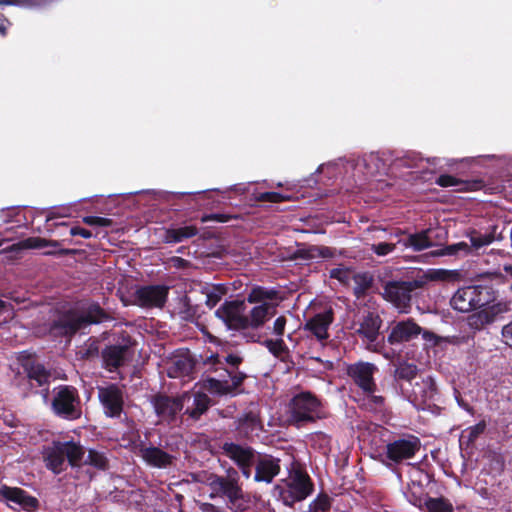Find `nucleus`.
<instances>
[{"instance_id": "nucleus-35", "label": "nucleus", "mask_w": 512, "mask_h": 512, "mask_svg": "<svg viewBox=\"0 0 512 512\" xmlns=\"http://www.w3.org/2000/svg\"><path fill=\"white\" fill-rule=\"evenodd\" d=\"M486 428V422L480 421L474 426L468 427L463 430L460 435V444L470 445L481 435Z\"/></svg>"}, {"instance_id": "nucleus-18", "label": "nucleus", "mask_w": 512, "mask_h": 512, "mask_svg": "<svg viewBox=\"0 0 512 512\" xmlns=\"http://www.w3.org/2000/svg\"><path fill=\"white\" fill-rule=\"evenodd\" d=\"M381 324V318L374 313H368L358 324H355V333L359 335L363 341L368 344V348L373 351H376L375 342L379 336Z\"/></svg>"}, {"instance_id": "nucleus-10", "label": "nucleus", "mask_w": 512, "mask_h": 512, "mask_svg": "<svg viewBox=\"0 0 512 512\" xmlns=\"http://www.w3.org/2000/svg\"><path fill=\"white\" fill-rule=\"evenodd\" d=\"M377 368L369 362L359 361L347 367V374L363 393L376 391L377 387L373 378Z\"/></svg>"}, {"instance_id": "nucleus-9", "label": "nucleus", "mask_w": 512, "mask_h": 512, "mask_svg": "<svg viewBox=\"0 0 512 512\" xmlns=\"http://www.w3.org/2000/svg\"><path fill=\"white\" fill-rule=\"evenodd\" d=\"M312 492V483L307 474L301 471H293L287 480V487L282 492V498L286 505L291 506L294 502L302 501Z\"/></svg>"}, {"instance_id": "nucleus-25", "label": "nucleus", "mask_w": 512, "mask_h": 512, "mask_svg": "<svg viewBox=\"0 0 512 512\" xmlns=\"http://www.w3.org/2000/svg\"><path fill=\"white\" fill-rule=\"evenodd\" d=\"M183 400H185L186 413L194 419H198L210 405L208 395L200 391L184 393Z\"/></svg>"}, {"instance_id": "nucleus-48", "label": "nucleus", "mask_w": 512, "mask_h": 512, "mask_svg": "<svg viewBox=\"0 0 512 512\" xmlns=\"http://www.w3.org/2000/svg\"><path fill=\"white\" fill-rule=\"evenodd\" d=\"M20 211L15 208L11 209H3L0 211V217L2 218L4 223L15 222L17 224L21 223V219H19Z\"/></svg>"}, {"instance_id": "nucleus-33", "label": "nucleus", "mask_w": 512, "mask_h": 512, "mask_svg": "<svg viewBox=\"0 0 512 512\" xmlns=\"http://www.w3.org/2000/svg\"><path fill=\"white\" fill-rule=\"evenodd\" d=\"M471 252L470 245L466 242H458L443 248L431 251L433 257L468 255Z\"/></svg>"}, {"instance_id": "nucleus-40", "label": "nucleus", "mask_w": 512, "mask_h": 512, "mask_svg": "<svg viewBox=\"0 0 512 512\" xmlns=\"http://www.w3.org/2000/svg\"><path fill=\"white\" fill-rule=\"evenodd\" d=\"M330 507V498L325 494H321L310 503L308 512H328Z\"/></svg>"}, {"instance_id": "nucleus-36", "label": "nucleus", "mask_w": 512, "mask_h": 512, "mask_svg": "<svg viewBox=\"0 0 512 512\" xmlns=\"http://www.w3.org/2000/svg\"><path fill=\"white\" fill-rule=\"evenodd\" d=\"M84 454H86L85 451ZM81 464H88L98 469H105L107 466V459L103 453L95 450H89L87 455H83V458L78 465Z\"/></svg>"}, {"instance_id": "nucleus-55", "label": "nucleus", "mask_w": 512, "mask_h": 512, "mask_svg": "<svg viewBox=\"0 0 512 512\" xmlns=\"http://www.w3.org/2000/svg\"><path fill=\"white\" fill-rule=\"evenodd\" d=\"M502 337L505 343L512 347V321L503 326Z\"/></svg>"}, {"instance_id": "nucleus-59", "label": "nucleus", "mask_w": 512, "mask_h": 512, "mask_svg": "<svg viewBox=\"0 0 512 512\" xmlns=\"http://www.w3.org/2000/svg\"><path fill=\"white\" fill-rule=\"evenodd\" d=\"M200 510L202 512H221L217 507L210 503H202L200 505Z\"/></svg>"}, {"instance_id": "nucleus-44", "label": "nucleus", "mask_w": 512, "mask_h": 512, "mask_svg": "<svg viewBox=\"0 0 512 512\" xmlns=\"http://www.w3.org/2000/svg\"><path fill=\"white\" fill-rule=\"evenodd\" d=\"M52 0H0V5H18L23 7H39Z\"/></svg>"}, {"instance_id": "nucleus-12", "label": "nucleus", "mask_w": 512, "mask_h": 512, "mask_svg": "<svg viewBox=\"0 0 512 512\" xmlns=\"http://www.w3.org/2000/svg\"><path fill=\"white\" fill-rule=\"evenodd\" d=\"M413 285L410 282H390L385 285L383 296L401 313H407L410 307Z\"/></svg>"}, {"instance_id": "nucleus-62", "label": "nucleus", "mask_w": 512, "mask_h": 512, "mask_svg": "<svg viewBox=\"0 0 512 512\" xmlns=\"http://www.w3.org/2000/svg\"><path fill=\"white\" fill-rule=\"evenodd\" d=\"M41 394L45 403L48 402V389L44 388L41 390Z\"/></svg>"}, {"instance_id": "nucleus-47", "label": "nucleus", "mask_w": 512, "mask_h": 512, "mask_svg": "<svg viewBox=\"0 0 512 512\" xmlns=\"http://www.w3.org/2000/svg\"><path fill=\"white\" fill-rule=\"evenodd\" d=\"M224 291L220 288L213 287L206 294V305L210 308L215 307L221 300Z\"/></svg>"}, {"instance_id": "nucleus-37", "label": "nucleus", "mask_w": 512, "mask_h": 512, "mask_svg": "<svg viewBox=\"0 0 512 512\" xmlns=\"http://www.w3.org/2000/svg\"><path fill=\"white\" fill-rule=\"evenodd\" d=\"M193 368L190 360L186 358H177L173 361V366L169 371L170 377H178L180 375L188 374Z\"/></svg>"}, {"instance_id": "nucleus-24", "label": "nucleus", "mask_w": 512, "mask_h": 512, "mask_svg": "<svg viewBox=\"0 0 512 512\" xmlns=\"http://www.w3.org/2000/svg\"><path fill=\"white\" fill-rule=\"evenodd\" d=\"M102 357L105 367L113 371L131 358L130 347L127 344L109 346L103 351Z\"/></svg>"}, {"instance_id": "nucleus-61", "label": "nucleus", "mask_w": 512, "mask_h": 512, "mask_svg": "<svg viewBox=\"0 0 512 512\" xmlns=\"http://www.w3.org/2000/svg\"><path fill=\"white\" fill-rule=\"evenodd\" d=\"M11 309L10 304L0 299V315Z\"/></svg>"}, {"instance_id": "nucleus-13", "label": "nucleus", "mask_w": 512, "mask_h": 512, "mask_svg": "<svg viewBox=\"0 0 512 512\" xmlns=\"http://www.w3.org/2000/svg\"><path fill=\"white\" fill-rule=\"evenodd\" d=\"M420 445V440L412 435L395 440L386 446L387 458L395 463L410 459L419 451Z\"/></svg>"}, {"instance_id": "nucleus-46", "label": "nucleus", "mask_w": 512, "mask_h": 512, "mask_svg": "<svg viewBox=\"0 0 512 512\" xmlns=\"http://www.w3.org/2000/svg\"><path fill=\"white\" fill-rule=\"evenodd\" d=\"M460 277V273L457 270H445L439 269L433 272L432 278L443 280V281H455Z\"/></svg>"}, {"instance_id": "nucleus-3", "label": "nucleus", "mask_w": 512, "mask_h": 512, "mask_svg": "<svg viewBox=\"0 0 512 512\" xmlns=\"http://www.w3.org/2000/svg\"><path fill=\"white\" fill-rule=\"evenodd\" d=\"M238 472L235 469L228 471L227 477H214L210 486L214 493L225 496L228 499L229 508L232 512H245L249 510L253 501L250 496L243 493L238 485Z\"/></svg>"}, {"instance_id": "nucleus-52", "label": "nucleus", "mask_w": 512, "mask_h": 512, "mask_svg": "<svg viewBox=\"0 0 512 512\" xmlns=\"http://www.w3.org/2000/svg\"><path fill=\"white\" fill-rule=\"evenodd\" d=\"M371 249L377 255L385 256V255L391 253L395 249V245L390 244V243H378V244H373L371 246Z\"/></svg>"}, {"instance_id": "nucleus-16", "label": "nucleus", "mask_w": 512, "mask_h": 512, "mask_svg": "<svg viewBox=\"0 0 512 512\" xmlns=\"http://www.w3.org/2000/svg\"><path fill=\"white\" fill-rule=\"evenodd\" d=\"M152 403L157 416L162 421L167 422L176 420L179 412L185 406L183 395L178 398H171L166 395H158L154 397Z\"/></svg>"}, {"instance_id": "nucleus-38", "label": "nucleus", "mask_w": 512, "mask_h": 512, "mask_svg": "<svg viewBox=\"0 0 512 512\" xmlns=\"http://www.w3.org/2000/svg\"><path fill=\"white\" fill-rule=\"evenodd\" d=\"M242 359L243 358L237 353L229 354L226 356H221L219 354H215V355H211L209 362L212 365H214V364H222L223 361H225L226 364L229 365L231 368H236L242 362Z\"/></svg>"}, {"instance_id": "nucleus-63", "label": "nucleus", "mask_w": 512, "mask_h": 512, "mask_svg": "<svg viewBox=\"0 0 512 512\" xmlns=\"http://www.w3.org/2000/svg\"><path fill=\"white\" fill-rule=\"evenodd\" d=\"M175 261H177L178 263H181V262H183V259H181V258H176V259H175Z\"/></svg>"}, {"instance_id": "nucleus-11", "label": "nucleus", "mask_w": 512, "mask_h": 512, "mask_svg": "<svg viewBox=\"0 0 512 512\" xmlns=\"http://www.w3.org/2000/svg\"><path fill=\"white\" fill-rule=\"evenodd\" d=\"M168 296V287L164 285L142 286L134 293V304L144 308H161Z\"/></svg>"}, {"instance_id": "nucleus-20", "label": "nucleus", "mask_w": 512, "mask_h": 512, "mask_svg": "<svg viewBox=\"0 0 512 512\" xmlns=\"http://www.w3.org/2000/svg\"><path fill=\"white\" fill-rule=\"evenodd\" d=\"M487 307L471 314L467 321L471 329L481 330L486 325L492 323L498 314L504 313L508 310L506 303H497L493 305H486Z\"/></svg>"}, {"instance_id": "nucleus-21", "label": "nucleus", "mask_w": 512, "mask_h": 512, "mask_svg": "<svg viewBox=\"0 0 512 512\" xmlns=\"http://www.w3.org/2000/svg\"><path fill=\"white\" fill-rule=\"evenodd\" d=\"M280 460L271 455L256 456L254 480L270 483L280 472Z\"/></svg>"}, {"instance_id": "nucleus-42", "label": "nucleus", "mask_w": 512, "mask_h": 512, "mask_svg": "<svg viewBox=\"0 0 512 512\" xmlns=\"http://www.w3.org/2000/svg\"><path fill=\"white\" fill-rule=\"evenodd\" d=\"M362 161L363 164L367 167L368 174H370L371 176L380 172V170L384 166L379 157L373 153L369 155L367 158H364Z\"/></svg>"}, {"instance_id": "nucleus-53", "label": "nucleus", "mask_w": 512, "mask_h": 512, "mask_svg": "<svg viewBox=\"0 0 512 512\" xmlns=\"http://www.w3.org/2000/svg\"><path fill=\"white\" fill-rule=\"evenodd\" d=\"M286 318L284 316L278 317L273 323V334L278 338H282L286 326Z\"/></svg>"}, {"instance_id": "nucleus-39", "label": "nucleus", "mask_w": 512, "mask_h": 512, "mask_svg": "<svg viewBox=\"0 0 512 512\" xmlns=\"http://www.w3.org/2000/svg\"><path fill=\"white\" fill-rule=\"evenodd\" d=\"M469 238H470V248H474V249H480L484 246H488L489 244H491L494 240V237L492 234H481V233H478V232H472L470 235H469Z\"/></svg>"}, {"instance_id": "nucleus-60", "label": "nucleus", "mask_w": 512, "mask_h": 512, "mask_svg": "<svg viewBox=\"0 0 512 512\" xmlns=\"http://www.w3.org/2000/svg\"><path fill=\"white\" fill-rule=\"evenodd\" d=\"M10 25L9 21L0 16V34L5 35L8 26Z\"/></svg>"}, {"instance_id": "nucleus-5", "label": "nucleus", "mask_w": 512, "mask_h": 512, "mask_svg": "<svg viewBox=\"0 0 512 512\" xmlns=\"http://www.w3.org/2000/svg\"><path fill=\"white\" fill-rule=\"evenodd\" d=\"M275 295L276 292L274 290H267L261 287L252 289L247 300L249 303L259 304L251 309L248 316H244L243 329H257L263 326L270 317L274 316L275 307L267 302V300H272Z\"/></svg>"}, {"instance_id": "nucleus-4", "label": "nucleus", "mask_w": 512, "mask_h": 512, "mask_svg": "<svg viewBox=\"0 0 512 512\" xmlns=\"http://www.w3.org/2000/svg\"><path fill=\"white\" fill-rule=\"evenodd\" d=\"M83 455L84 448L76 442H54L45 451L46 466L58 474L66 467V461L71 466H78Z\"/></svg>"}, {"instance_id": "nucleus-17", "label": "nucleus", "mask_w": 512, "mask_h": 512, "mask_svg": "<svg viewBox=\"0 0 512 512\" xmlns=\"http://www.w3.org/2000/svg\"><path fill=\"white\" fill-rule=\"evenodd\" d=\"M422 332V328L411 318L396 321L391 325L387 341L391 345L409 342Z\"/></svg>"}, {"instance_id": "nucleus-28", "label": "nucleus", "mask_w": 512, "mask_h": 512, "mask_svg": "<svg viewBox=\"0 0 512 512\" xmlns=\"http://www.w3.org/2000/svg\"><path fill=\"white\" fill-rule=\"evenodd\" d=\"M431 229L423 230L418 233L409 234L405 238L401 239L399 243H401L406 248H411L414 251H422L434 245L432 240Z\"/></svg>"}, {"instance_id": "nucleus-58", "label": "nucleus", "mask_w": 512, "mask_h": 512, "mask_svg": "<svg viewBox=\"0 0 512 512\" xmlns=\"http://www.w3.org/2000/svg\"><path fill=\"white\" fill-rule=\"evenodd\" d=\"M318 253L320 254L322 257H328L331 255L330 251L328 248H311L309 250V257H314L315 254Z\"/></svg>"}, {"instance_id": "nucleus-8", "label": "nucleus", "mask_w": 512, "mask_h": 512, "mask_svg": "<svg viewBox=\"0 0 512 512\" xmlns=\"http://www.w3.org/2000/svg\"><path fill=\"white\" fill-rule=\"evenodd\" d=\"M222 451L226 457L239 467L244 477L250 478L252 476V467L256 462L257 455L251 447L225 442L222 445Z\"/></svg>"}, {"instance_id": "nucleus-30", "label": "nucleus", "mask_w": 512, "mask_h": 512, "mask_svg": "<svg viewBox=\"0 0 512 512\" xmlns=\"http://www.w3.org/2000/svg\"><path fill=\"white\" fill-rule=\"evenodd\" d=\"M261 430V422L258 415L249 412L241 417L238 421L237 431L240 436L244 438H250L253 435H257Z\"/></svg>"}, {"instance_id": "nucleus-19", "label": "nucleus", "mask_w": 512, "mask_h": 512, "mask_svg": "<svg viewBox=\"0 0 512 512\" xmlns=\"http://www.w3.org/2000/svg\"><path fill=\"white\" fill-rule=\"evenodd\" d=\"M0 496L10 502V507L13 509H24L27 511H32L38 505L36 498L28 495L24 490L16 487L12 488L5 485L1 486Z\"/></svg>"}, {"instance_id": "nucleus-22", "label": "nucleus", "mask_w": 512, "mask_h": 512, "mask_svg": "<svg viewBox=\"0 0 512 512\" xmlns=\"http://www.w3.org/2000/svg\"><path fill=\"white\" fill-rule=\"evenodd\" d=\"M242 302L231 301L219 307L215 315L221 319L228 328L243 329L244 315L241 314Z\"/></svg>"}, {"instance_id": "nucleus-43", "label": "nucleus", "mask_w": 512, "mask_h": 512, "mask_svg": "<svg viewBox=\"0 0 512 512\" xmlns=\"http://www.w3.org/2000/svg\"><path fill=\"white\" fill-rule=\"evenodd\" d=\"M417 374V367L413 364L403 363L396 369V376L400 379L412 380Z\"/></svg>"}, {"instance_id": "nucleus-15", "label": "nucleus", "mask_w": 512, "mask_h": 512, "mask_svg": "<svg viewBox=\"0 0 512 512\" xmlns=\"http://www.w3.org/2000/svg\"><path fill=\"white\" fill-rule=\"evenodd\" d=\"M226 375L222 379L208 378L203 382V387L210 393L217 395H227L234 392V390L242 383L244 374L234 373L228 369H224Z\"/></svg>"}, {"instance_id": "nucleus-31", "label": "nucleus", "mask_w": 512, "mask_h": 512, "mask_svg": "<svg viewBox=\"0 0 512 512\" xmlns=\"http://www.w3.org/2000/svg\"><path fill=\"white\" fill-rule=\"evenodd\" d=\"M30 385L38 387L45 386L49 381V373L40 363H32L26 368Z\"/></svg>"}, {"instance_id": "nucleus-32", "label": "nucleus", "mask_w": 512, "mask_h": 512, "mask_svg": "<svg viewBox=\"0 0 512 512\" xmlns=\"http://www.w3.org/2000/svg\"><path fill=\"white\" fill-rule=\"evenodd\" d=\"M197 234V228L194 226H184L166 231L164 240L166 243H178L191 238Z\"/></svg>"}, {"instance_id": "nucleus-56", "label": "nucleus", "mask_w": 512, "mask_h": 512, "mask_svg": "<svg viewBox=\"0 0 512 512\" xmlns=\"http://www.w3.org/2000/svg\"><path fill=\"white\" fill-rule=\"evenodd\" d=\"M48 245V242L42 238H29L26 240V246L29 248H43Z\"/></svg>"}, {"instance_id": "nucleus-54", "label": "nucleus", "mask_w": 512, "mask_h": 512, "mask_svg": "<svg viewBox=\"0 0 512 512\" xmlns=\"http://www.w3.org/2000/svg\"><path fill=\"white\" fill-rule=\"evenodd\" d=\"M349 273L343 268H334L330 271V277L345 282L348 279Z\"/></svg>"}, {"instance_id": "nucleus-45", "label": "nucleus", "mask_w": 512, "mask_h": 512, "mask_svg": "<svg viewBox=\"0 0 512 512\" xmlns=\"http://www.w3.org/2000/svg\"><path fill=\"white\" fill-rule=\"evenodd\" d=\"M420 334H422V338L425 342L426 348L434 347L440 345L443 342L448 341V338L438 336L435 333L428 330H422Z\"/></svg>"}, {"instance_id": "nucleus-2", "label": "nucleus", "mask_w": 512, "mask_h": 512, "mask_svg": "<svg viewBox=\"0 0 512 512\" xmlns=\"http://www.w3.org/2000/svg\"><path fill=\"white\" fill-rule=\"evenodd\" d=\"M287 413L289 423L296 427L315 422L324 416L321 401L310 392L294 395L288 404Z\"/></svg>"}, {"instance_id": "nucleus-7", "label": "nucleus", "mask_w": 512, "mask_h": 512, "mask_svg": "<svg viewBox=\"0 0 512 512\" xmlns=\"http://www.w3.org/2000/svg\"><path fill=\"white\" fill-rule=\"evenodd\" d=\"M51 406L56 415L65 419H77L81 415L79 395L72 386L60 385L54 388Z\"/></svg>"}, {"instance_id": "nucleus-29", "label": "nucleus", "mask_w": 512, "mask_h": 512, "mask_svg": "<svg viewBox=\"0 0 512 512\" xmlns=\"http://www.w3.org/2000/svg\"><path fill=\"white\" fill-rule=\"evenodd\" d=\"M416 505L423 512H453L452 503L444 497H424L420 498Z\"/></svg>"}, {"instance_id": "nucleus-26", "label": "nucleus", "mask_w": 512, "mask_h": 512, "mask_svg": "<svg viewBox=\"0 0 512 512\" xmlns=\"http://www.w3.org/2000/svg\"><path fill=\"white\" fill-rule=\"evenodd\" d=\"M333 321L332 312L325 311L316 314L305 324V329L310 331L318 340L322 341L328 338V329Z\"/></svg>"}, {"instance_id": "nucleus-41", "label": "nucleus", "mask_w": 512, "mask_h": 512, "mask_svg": "<svg viewBox=\"0 0 512 512\" xmlns=\"http://www.w3.org/2000/svg\"><path fill=\"white\" fill-rule=\"evenodd\" d=\"M265 346L276 357H282L287 351V347L282 338L276 340H266Z\"/></svg>"}, {"instance_id": "nucleus-23", "label": "nucleus", "mask_w": 512, "mask_h": 512, "mask_svg": "<svg viewBox=\"0 0 512 512\" xmlns=\"http://www.w3.org/2000/svg\"><path fill=\"white\" fill-rule=\"evenodd\" d=\"M139 455L148 465L160 469L169 467L174 460L172 455L155 446L142 445L139 449Z\"/></svg>"}, {"instance_id": "nucleus-51", "label": "nucleus", "mask_w": 512, "mask_h": 512, "mask_svg": "<svg viewBox=\"0 0 512 512\" xmlns=\"http://www.w3.org/2000/svg\"><path fill=\"white\" fill-rule=\"evenodd\" d=\"M375 392L376 391H372L371 393H364L366 396L367 404L373 410L382 408L384 404V398L380 395H376Z\"/></svg>"}, {"instance_id": "nucleus-27", "label": "nucleus", "mask_w": 512, "mask_h": 512, "mask_svg": "<svg viewBox=\"0 0 512 512\" xmlns=\"http://www.w3.org/2000/svg\"><path fill=\"white\" fill-rule=\"evenodd\" d=\"M436 394V386L434 381L428 377L422 379L420 382H416L413 385L410 400L416 406H421L426 404L427 402L433 400Z\"/></svg>"}, {"instance_id": "nucleus-14", "label": "nucleus", "mask_w": 512, "mask_h": 512, "mask_svg": "<svg viewBox=\"0 0 512 512\" xmlns=\"http://www.w3.org/2000/svg\"><path fill=\"white\" fill-rule=\"evenodd\" d=\"M98 397L108 417H119L123 410L124 398L122 389L116 384L98 388Z\"/></svg>"}, {"instance_id": "nucleus-49", "label": "nucleus", "mask_w": 512, "mask_h": 512, "mask_svg": "<svg viewBox=\"0 0 512 512\" xmlns=\"http://www.w3.org/2000/svg\"><path fill=\"white\" fill-rule=\"evenodd\" d=\"M83 222L90 226L109 227L112 225L111 219L98 216H86L83 218Z\"/></svg>"}, {"instance_id": "nucleus-1", "label": "nucleus", "mask_w": 512, "mask_h": 512, "mask_svg": "<svg viewBox=\"0 0 512 512\" xmlns=\"http://www.w3.org/2000/svg\"><path fill=\"white\" fill-rule=\"evenodd\" d=\"M106 318V313L97 303H79L63 312L54 321L51 333L54 335L71 336L92 324L102 322Z\"/></svg>"}, {"instance_id": "nucleus-34", "label": "nucleus", "mask_w": 512, "mask_h": 512, "mask_svg": "<svg viewBox=\"0 0 512 512\" xmlns=\"http://www.w3.org/2000/svg\"><path fill=\"white\" fill-rule=\"evenodd\" d=\"M436 183L441 187H455L458 191L473 190L476 188L477 183H470L457 179L451 175H441L436 180Z\"/></svg>"}, {"instance_id": "nucleus-6", "label": "nucleus", "mask_w": 512, "mask_h": 512, "mask_svg": "<svg viewBox=\"0 0 512 512\" xmlns=\"http://www.w3.org/2000/svg\"><path fill=\"white\" fill-rule=\"evenodd\" d=\"M493 298V291L488 286H466L455 292L451 299V305L460 312H469L490 304Z\"/></svg>"}, {"instance_id": "nucleus-50", "label": "nucleus", "mask_w": 512, "mask_h": 512, "mask_svg": "<svg viewBox=\"0 0 512 512\" xmlns=\"http://www.w3.org/2000/svg\"><path fill=\"white\" fill-rule=\"evenodd\" d=\"M287 199H288L287 196H285L281 193H277V192H264V193L259 194V196L257 197L258 201H263V202H282Z\"/></svg>"}, {"instance_id": "nucleus-57", "label": "nucleus", "mask_w": 512, "mask_h": 512, "mask_svg": "<svg viewBox=\"0 0 512 512\" xmlns=\"http://www.w3.org/2000/svg\"><path fill=\"white\" fill-rule=\"evenodd\" d=\"M70 234L72 236H81L85 239H89L92 237V232L87 230V229H84L82 227H72L71 230H70Z\"/></svg>"}]
</instances>
